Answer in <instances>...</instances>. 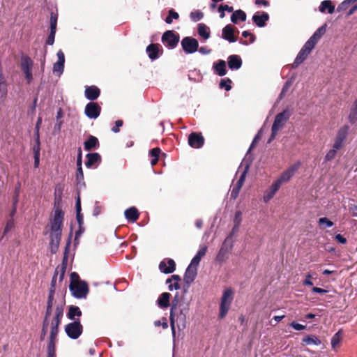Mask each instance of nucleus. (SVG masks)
Returning <instances> with one entry per match:
<instances>
[{
  "instance_id": "4d7b16f0",
  "label": "nucleus",
  "mask_w": 357,
  "mask_h": 357,
  "mask_svg": "<svg viewBox=\"0 0 357 357\" xmlns=\"http://www.w3.org/2000/svg\"><path fill=\"white\" fill-rule=\"evenodd\" d=\"M154 326L156 327L162 326L164 329H166L168 328V324L167 319L163 317L162 321L157 320L154 321Z\"/></svg>"
},
{
  "instance_id": "9d476101",
  "label": "nucleus",
  "mask_w": 357,
  "mask_h": 357,
  "mask_svg": "<svg viewBox=\"0 0 357 357\" xmlns=\"http://www.w3.org/2000/svg\"><path fill=\"white\" fill-rule=\"evenodd\" d=\"M301 162L297 161L285 170L281 176L275 181L280 186L283 183L288 182L301 167Z\"/></svg>"
},
{
  "instance_id": "c03bdc74",
  "label": "nucleus",
  "mask_w": 357,
  "mask_h": 357,
  "mask_svg": "<svg viewBox=\"0 0 357 357\" xmlns=\"http://www.w3.org/2000/svg\"><path fill=\"white\" fill-rule=\"evenodd\" d=\"M178 17H179L178 13H176V11H174V10L171 9L169 10V14L165 19V22L167 24H172L173 19L178 20Z\"/></svg>"
},
{
  "instance_id": "7c9ffc66",
  "label": "nucleus",
  "mask_w": 357,
  "mask_h": 357,
  "mask_svg": "<svg viewBox=\"0 0 357 357\" xmlns=\"http://www.w3.org/2000/svg\"><path fill=\"white\" fill-rule=\"evenodd\" d=\"M214 72L220 77L227 73L226 62L224 60H219L217 63H213Z\"/></svg>"
},
{
  "instance_id": "37998d69",
  "label": "nucleus",
  "mask_w": 357,
  "mask_h": 357,
  "mask_svg": "<svg viewBox=\"0 0 357 357\" xmlns=\"http://www.w3.org/2000/svg\"><path fill=\"white\" fill-rule=\"evenodd\" d=\"M190 17L193 22H198L203 18L204 13L199 10H195L190 13Z\"/></svg>"
},
{
  "instance_id": "c9c22d12",
  "label": "nucleus",
  "mask_w": 357,
  "mask_h": 357,
  "mask_svg": "<svg viewBox=\"0 0 357 357\" xmlns=\"http://www.w3.org/2000/svg\"><path fill=\"white\" fill-rule=\"evenodd\" d=\"M238 20H241L242 22L246 20V14L242 10H237L235 12H234L233 14L231 15V21L233 23L237 24Z\"/></svg>"
},
{
  "instance_id": "3c124183",
  "label": "nucleus",
  "mask_w": 357,
  "mask_h": 357,
  "mask_svg": "<svg viewBox=\"0 0 357 357\" xmlns=\"http://www.w3.org/2000/svg\"><path fill=\"white\" fill-rule=\"evenodd\" d=\"M339 150V149L333 148L328 151L325 156V160L326 161H331L333 159H334L337 154V151Z\"/></svg>"
},
{
  "instance_id": "a18cd8bd",
  "label": "nucleus",
  "mask_w": 357,
  "mask_h": 357,
  "mask_svg": "<svg viewBox=\"0 0 357 357\" xmlns=\"http://www.w3.org/2000/svg\"><path fill=\"white\" fill-rule=\"evenodd\" d=\"M231 80L229 78H225L220 80L219 86L220 89H225L228 91L231 89Z\"/></svg>"
},
{
  "instance_id": "cd10ccee",
  "label": "nucleus",
  "mask_w": 357,
  "mask_h": 357,
  "mask_svg": "<svg viewBox=\"0 0 357 357\" xmlns=\"http://www.w3.org/2000/svg\"><path fill=\"white\" fill-rule=\"evenodd\" d=\"M124 215L128 222H136L139 216L138 210L135 207H130L126 209L124 212Z\"/></svg>"
},
{
  "instance_id": "20e7f679",
  "label": "nucleus",
  "mask_w": 357,
  "mask_h": 357,
  "mask_svg": "<svg viewBox=\"0 0 357 357\" xmlns=\"http://www.w3.org/2000/svg\"><path fill=\"white\" fill-rule=\"evenodd\" d=\"M291 113L288 109L283 110L282 112L278 114L271 128V135L268 140L270 143L273 140L278 134V132L284 126V123L289 120Z\"/></svg>"
},
{
  "instance_id": "052dcab7",
  "label": "nucleus",
  "mask_w": 357,
  "mask_h": 357,
  "mask_svg": "<svg viewBox=\"0 0 357 357\" xmlns=\"http://www.w3.org/2000/svg\"><path fill=\"white\" fill-rule=\"evenodd\" d=\"M84 180V173L82 167L77 168L76 181L78 183Z\"/></svg>"
},
{
  "instance_id": "0eeeda50",
  "label": "nucleus",
  "mask_w": 357,
  "mask_h": 357,
  "mask_svg": "<svg viewBox=\"0 0 357 357\" xmlns=\"http://www.w3.org/2000/svg\"><path fill=\"white\" fill-rule=\"evenodd\" d=\"M83 326L79 319L65 326V332L67 335L73 340L77 339L82 333Z\"/></svg>"
},
{
  "instance_id": "338daca9",
  "label": "nucleus",
  "mask_w": 357,
  "mask_h": 357,
  "mask_svg": "<svg viewBox=\"0 0 357 357\" xmlns=\"http://www.w3.org/2000/svg\"><path fill=\"white\" fill-rule=\"evenodd\" d=\"M290 326L296 331H302L306 328L305 326L300 324L294 322V321H293L290 324Z\"/></svg>"
},
{
  "instance_id": "2f4dec72",
  "label": "nucleus",
  "mask_w": 357,
  "mask_h": 357,
  "mask_svg": "<svg viewBox=\"0 0 357 357\" xmlns=\"http://www.w3.org/2000/svg\"><path fill=\"white\" fill-rule=\"evenodd\" d=\"M82 314V311L79 307L70 305L67 313V317L70 320L76 321L77 319H75V316L80 317Z\"/></svg>"
},
{
  "instance_id": "774afa93",
  "label": "nucleus",
  "mask_w": 357,
  "mask_h": 357,
  "mask_svg": "<svg viewBox=\"0 0 357 357\" xmlns=\"http://www.w3.org/2000/svg\"><path fill=\"white\" fill-rule=\"evenodd\" d=\"M335 241L340 244H346L347 242V240L346 238H344L342 234H336L335 236Z\"/></svg>"
},
{
  "instance_id": "8fccbe9b",
  "label": "nucleus",
  "mask_w": 357,
  "mask_h": 357,
  "mask_svg": "<svg viewBox=\"0 0 357 357\" xmlns=\"http://www.w3.org/2000/svg\"><path fill=\"white\" fill-rule=\"evenodd\" d=\"M64 69V63H61V62L56 61L53 66V72L54 73H58V75H61L63 72Z\"/></svg>"
},
{
  "instance_id": "a211bd4d",
  "label": "nucleus",
  "mask_w": 357,
  "mask_h": 357,
  "mask_svg": "<svg viewBox=\"0 0 357 357\" xmlns=\"http://www.w3.org/2000/svg\"><path fill=\"white\" fill-rule=\"evenodd\" d=\"M85 97L91 100V102H93V100L98 98L100 95V90L96 86H86L84 91Z\"/></svg>"
},
{
  "instance_id": "393cba45",
  "label": "nucleus",
  "mask_w": 357,
  "mask_h": 357,
  "mask_svg": "<svg viewBox=\"0 0 357 357\" xmlns=\"http://www.w3.org/2000/svg\"><path fill=\"white\" fill-rule=\"evenodd\" d=\"M160 45L158 43H151L146 47V52L151 60H155L159 57Z\"/></svg>"
},
{
  "instance_id": "79ce46f5",
  "label": "nucleus",
  "mask_w": 357,
  "mask_h": 357,
  "mask_svg": "<svg viewBox=\"0 0 357 357\" xmlns=\"http://www.w3.org/2000/svg\"><path fill=\"white\" fill-rule=\"evenodd\" d=\"M318 42L314 40L312 37H310L307 41L304 44L303 48L307 50L308 52H311L312 50L314 48L315 45Z\"/></svg>"
},
{
  "instance_id": "0e129e2a",
  "label": "nucleus",
  "mask_w": 357,
  "mask_h": 357,
  "mask_svg": "<svg viewBox=\"0 0 357 357\" xmlns=\"http://www.w3.org/2000/svg\"><path fill=\"white\" fill-rule=\"evenodd\" d=\"M312 276L310 273H307L305 275V279L303 282V284L305 286H312L313 282H312Z\"/></svg>"
},
{
  "instance_id": "f704fd0d",
  "label": "nucleus",
  "mask_w": 357,
  "mask_h": 357,
  "mask_svg": "<svg viewBox=\"0 0 357 357\" xmlns=\"http://www.w3.org/2000/svg\"><path fill=\"white\" fill-rule=\"evenodd\" d=\"M75 208H76V218L78 222L79 226H82L84 223L83 215L81 213V200L80 197L78 195L76 203H75Z\"/></svg>"
},
{
  "instance_id": "1a4fd4ad",
  "label": "nucleus",
  "mask_w": 357,
  "mask_h": 357,
  "mask_svg": "<svg viewBox=\"0 0 357 357\" xmlns=\"http://www.w3.org/2000/svg\"><path fill=\"white\" fill-rule=\"evenodd\" d=\"M179 35L174 31H166L162 36V43L170 49L175 48L179 42Z\"/></svg>"
},
{
  "instance_id": "c85d7f7f",
  "label": "nucleus",
  "mask_w": 357,
  "mask_h": 357,
  "mask_svg": "<svg viewBox=\"0 0 357 357\" xmlns=\"http://www.w3.org/2000/svg\"><path fill=\"white\" fill-rule=\"evenodd\" d=\"M99 141L97 137L89 135L88 139L84 142V146L86 151H91L99 147Z\"/></svg>"
},
{
  "instance_id": "de8ad7c7",
  "label": "nucleus",
  "mask_w": 357,
  "mask_h": 357,
  "mask_svg": "<svg viewBox=\"0 0 357 357\" xmlns=\"http://www.w3.org/2000/svg\"><path fill=\"white\" fill-rule=\"evenodd\" d=\"M49 326H50V321H46V320L43 321L41 334L40 336V341H43L45 340V335H47V328H48Z\"/></svg>"
},
{
  "instance_id": "ddd939ff",
  "label": "nucleus",
  "mask_w": 357,
  "mask_h": 357,
  "mask_svg": "<svg viewBox=\"0 0 357 357\" xmlns=\"http://www.w3.org/2000/svg\"><path fill=\"white\" fill-rule=\"evenodd\" d=\"M58 14L52 12L50 14V33L46 40V45H52L54 43L55 33L57 26Z\"/></svg>"
},
{
  "instance_id": "6e6d98bb",
  "label": "nucleus",
  "mask_w": 357,
  "mask_h": 357,
  "mask_svg": "<svg viewBox=\"0 0 357 357\" xmlns=\"http://www.w3.org/2000/svg\"><path fill=\"white\" fill-rule=\"evenodd\" d=\"M349 210L353 216L357 217V205L354 203V200L349 202Z\"/></svg>"
},
{
  "instance_id": "58836bf2",
  "label": "nucleus",
  "mask_w": 357,
  "mask_h": 357,
  "mask_svg": "<svg viewBox=\"0 0 357 357\" xmlns=\"http://www.w3.org/2000/svg\"><path fill=\"white\" fill-rule=\"evenodd\" d=\"M327 24H324L319 28H318L316 31L311 36L314 40L317 42L321 39V38L325 34L326 31Z\"/></svg>"
},
{
  "instance_id": "72a5a7b5",
  "label": "nucleus",
  "mask_w": 357,
  "mask_h": 357,
  "mask_svg": "<svg viewBox=\"0 0 357 357\" xmlns=\"http://www.w3.org/2000/svg\"><path fill=\"white\" fill-rule=\"evenodd\" d=\"M321 340L316 335H307V336L305 337L302 340L301 344H302V345H310V344L319 345V344H321Z\"/></svg>"
},
{
  "instance_id": "e2e57ef3",
  "label": "nucleus",
  "mask_w": 357,
  "mask_h": 357,
  "mask_svg": "<svg viewBox=\"0 0 357 357\" xmlns=\"http://www.w3.org/2000/svg\"><path fill=\"white\" fill-rule=\"evenodd\" d=\"M248 167H247L245 168V169L241 173L239 179L236 182L237 183L239 184V185H243V183H244L245 180L246 174H247V172H248Z\"/></svg>"
},
{
  "instance_id": "864d4df0",
  "label": "nucleus",
  "mask_w": 357,
  "mask_h": 357,
  "mask_svg": "<svg viewBox=\"0 0 357 357\" xmlns=\"http://www.w3.org/2000/svg\"><path fill=\"white\" fill-rule=\"evenodd\" d=\"M356 1H342V3L337 6V10L338 12L347 10L353 3Z\"/></svg>"
},
{
  "instance_id": "b1692460",
  "label": "nucleus",
  "mask_w": 357,
  "mask_h": 357,
  "mask_svg": "<svg viewBox=\"0 0 357 357\" xmlns=\"http://www.w3.org/2000/svg\"><path fill=\"white\" fill-rule=\"evenodd\" d=\"M268 20L269 15L267 13L265 12H263L261 15H259L257 13L252 17L254 23L259 27L264 26Z\"/></svg>"
},
{
  "instance_id": "bf43d9fd",
  "label": "nucleus",
  "mask_w": 357,
  "mask_h": 357,
  "mask_svg": "<svg viewBox=\"0 0 357 357\" xmlns=\"http://www.w3.org/2000/svg\"><path fill=\"white\" fill-rule=\"evenodd\" d=\"M52 307L53 305H47L43 320H46V321H50V317L52 313Z\"/></svg>"
},
{
  "instance_id": "e433bc0d",
  "label": "nucleus",
  "mask_w": 357,
  "mask_h": 357,
  "mask_svg": "<svg viewBox=\"0 0 357 357\" xmlns=\"http://www.w3.org/2000/svg\"><path fill=\"white\" fill-rule=\"evenodd\" d=\"M335 10V5L332 4V1H321L319 6V11L321 13H333Z\"/></svg>"
},
{
  "instance_id": "6ab92c4d",
  "label": "nucleus",
  "mask_w": 357,
  "mask_h": 357,
  "mask_svg": "<svg viewBox=\"0 0 357 357\" xmlns=\"http://www.w3.org/2000/svg\"><path fill=\"white\" fill-rule=\"evenodd\" d=\"M235 27L231 24L226 25L222 29V38L230 43H234L237 40L236 37L234 36Z\"/></svg>"
},
{
  "instance_id": "09e8293b",
  "label": "nucleus",
  "mask_w": 357,
  "mask_h": 357,
  "mask_svg": "<svg viewBox=\"0 0 357 357\" xmlns=\"http://www.w3.org/2000/svg\"><path fill=\"white\" fill-rule=\"evenodd\" d=\"M234 8L232 6H229L228 5H220L218 8V11L220 13V17L223 18L225 17V11H228L229 13L233 12Z\"/></svg>"
},
{
  "instance_id": "7ed1b4c3",
  "label": "nucleus",
  "mask_w": 357,
  "mask_h": 357,
  "mask_svg": "<svg viewBox=\"0 0 357 357\" xmlns=\"http://www.w3.org/2000/svg\"><path fill=\"white\" fill-rule=\"evenodd\" d=\"M178 301L176 298H175L172 303L171 309H170V315H169V321H170V326L172 329V336L174 338L176 336V326L175 323H177V326L178 329H180V324L182 325L183 328L185 327L186 322V317L183 313V310H181L179 314L177 313L178 310Z\"/></svg>"
},
{
  "instance_id": "5fc2aeb1",
  "label": "nucleus",
  "mask_w": 357,
  "mask_h": 357,
  "mask_svg": "<svg viewBox=\"0 0 357 357\" xmlns=\"http://www.w3.org/2000/svg\"><path fill=\"white\" fill-rule=\"evenodd\" d=\"M318 224L319 225H326V226L327 227H331L332 226H333V222L332 221H331L328 218H321L319 219L318 220Z\"/></svg>"
},
{
  "instance_id": "ea45409f",
  "label": "nucleus",
  "mask_w": 357,
  "mask_h": 357,
  "mask_svg": "<svg viewBox=\"0 0 357 357\" xmlns=\"http://www.w3.org/2000/svg\"><path fill=\"white\" fill-rule=\"evenodd\" d=\"M40 134L37 131L35 133V144L33 147V155H40Z\"/></svg>"
},
{
  "instance_id": "13d9d810",
  "label": "nucleus",
  "mask_w": 357,
  "mask_h": 357,
  "mask_svg": "<svg viewBox=\"0 0 357 357\" xmlns=\"http://www.w3.org/2000/svg\"><path fill=\"white\" fill-rule=\"evenodd\" d=\"M66 270L60 269V268H56L54 274L57 278L59 275V282H61L63 280Z\"/></svg>"
},
{
  "instance_id": "a878e982",
  "label": "nucleus",
  "mask_w": 357,
  "mask_h": 357,
  "mask_svg": "<svg viewBox=\"0 0 357 357\" xmlns=\"http://www.w3.org/2000/svg\"><path fill=\"white\" fill-rule=\"evenodd\" d=\"M228 66L231 70H238L242 66V60L238 55H231L228 57Z\"/></svg>"
},
{
  "instance_id": "49530a36",
  "label": "nucleus",
  "mask_w": 357,
  "mask_h": 357,
  "mask_svg": "<svg viewBox=\"0 0 357 357\" xmlns=\"http://www.w3.org/2000/svg\"><path fill=\"white\" fill-rule=\"evenodd\" d=\"M242 186L243 185H239V184L237 183L233 186L230 194L231 199H236L238 197Z\"/></svg>"
},
{
  "instance_id": "9b49d317",
  "label": "nucleus",
  "mask_w": 357,
  "mask_h": 357,
  "mask_svg": "<svg viewBox=\"0 0 357 357\" xmlns=\"http://www.w3.org/2000/svg\"><path fill=\"white\" fill-rule=\"evenodd\" d=\"M181 46L186 54H192L197 51L199 43L197 39L187 36L181 40Z\"/></svg>"
},
{
  "instance_id": "f8f14e48",
  "label": "nucleus",
  "mask_w": 357,
  "mask_h": 357,
  "mask_svg": "<svg viewBox=\"0 0 357 357\" xmlns=\"http://www.w3.org/2000/svg\"><path fill=\"white\" fill-rule=\"evenodd\" d=\"M32 68L33 61L31 58L27 56H23L21 61V68L25 75L26 79L28 80V83H30L33 79Z\"/></svg>"
},
{
  "instance_id": "603ef678",
  "label": "nucleus",
  "mask_w": 357,
  "mask_h": 357,
  "mask_svg": "<svg viewBox=\"0 0 357 357\" xmlns=\"http://www.w3.org/2000/svg\"><path fill=\"white\" fill-rule=\"evenodd\" d=\"M340 332L336 333L331 338V346L333 349H335L340 343Z\"/></svg>"
},
{
  "instance_id": "4468645a",
  "label": "nucleus",
  "mask_w": 357,
  "mask_h": 357,
  "mask_svg": "<svg viewBox=\"0 0 357 357\" xmlns=\"http://www.w3.org/2000/svg\"><path fill=\"white\" fill-rule=\"evenodd\" d=\"M101 107L96 102H89L86 104L84 109V114L87 117L91 119H97L100 114Z\"/></svg>"
},
{
  "instance_id": "aec40b11",
  "label": "nucleus",
  "mask_w": 357,
  "mask_h": 357,
  "mask_svg": "<svg viewBox=\"0 0 357 357\" xmlns=\"http://www.w3.org/2000/svg\"><path fill=\"white\" fill-rule=\"evenodd\" d=\"M197 274V268L188 266L184 274L183 280L185 283L190 285L196 278Z\"/></svg>"
},
{
  "instance_id": "f03ea898",
  "label": "nucleus",
  "mask_w": 357,
  "mask_h": 357,
  "mask_svg": "<svg viewBox=\"0 0 357 357\" xmlns=\"http://www.w3.org/2000/svg\"><path fill=\"white\" fill-rule=\"evenodd\" d=\"M64 303L56 305L54 310V315L52 320H50V334L47 346V357H56V343L59 333V327L63 317Z\"/></svg>"
},
{
  "instance_id": "c756f323",
  "label": "nucleus",
  "mask_w": 357,
  "mask_h": 357,
  "mask_svg": "<svg viewBox=\"0 0 357 357\" xmlns=\"http://www.w3.org/2000/svg\"><path fill=\"white\" fill-rule=\"evenodd\" d=\"M171 294L168 292L161 294L158 298L157 303L160 308H167L170 305L169 298Z\"/></svg>"
},
{
  "instance_id": "5701e85b",
  "label": "nucleus",
  "mask_w": 357,
  "mask_h": 357,
  "mask_svg": "<svg viewBox=\"0 0 357 357\" xmlns=\"http://www.w3.org/2000/svg\"><path fill=\"white\" fill-rule=\"evenodd\" d=\"M72 236H73V229H71L70 234H69V236H68V241H67V243H66V245L65 247L64 256H63V258L62 259L61 264L57 266L56 268H60V269H63V270H66V271L67 264H68V251H69L70 245V243H71Z\"/></svg>"
},
{
  "instance_id": "4be33fe9",
  "label": "nucleus",
  "mask_w": 357,
  "mask_h": 357,
  "mask_svg": "<svg viewBox=\"0 0 357 357\" xmlns=\"http://www.w3.org/2000/svg\"><path fill=\"white\" fill-rule=\"evenodd\" d=\"M86 157L85 165L87 168H91L95 164H99L101 162V156L98 153H88Z\"/></svg>"
},
{
  "instance_id": "bb28decb",
  "label": "nucleus",
  "mask_w": 357,
  "mask_h": 357,
  "mask_svg": "<svg viewBox=\"0 0 357 357\" xmlns=\"http://www.w3.org/2000/svg\"><path fill=\"white\" fill-rule=\"evenodd\" d=\"M310 53L303 47L297 54L294 63L291 64L292 68H296L300 64H301L308 56Z\"/></svg>"
},
{
  "instance_id": "423d86ee",
  "label": "nucleus",
  "mask_w": 357,
  "mask_h": 357,
  "mask_svg": "<svg viewBox=\"0 0 357 357\" xmlns=\"http://www.w3.org/2000/svg\"><path fill=\"white\" fill-rule=\"evenodd\" d=\"M231 236H227L222 243L216 257L215 261L219 264L225 263L229 257L233 248V243L230 241Z\"/></svg>"
},
{
  "instance_id": "39448f33",
  "label": "nucleus",
  "mask_w": 357,
  "mask_h": 357,
  "mask_svg": "<svg viewBox=\"0 0 357 357\" xmlns=\"http://www.w3.org/2000/svg\"><path fill=\"white\" fill-rule=\"evenodd\" d=\"M234 299V290L231 288L226 289L222 294L221 301L220 304V312H219V318L220 319H224L231 304V302Z\"/></svg>"
},
{
  "instance_id": "f3484780",
  "label": "nucleus",
  "mask_w": 357,
  "mask_h": 357,
  "mask_svg": "<svg viewBox=\"0 0 357 357\" xmlns=\"http://www.w3.org/2000/svg\"><path fill=\"white\" fill-rule=\"evenodd\" d=\"M204 143V138L201 133L192 132L188 137L189 145L195 149L201 148Z\"/></svg>"
},
{
  "instance_id": "6e6552de",
  "label": "nucleus",
  "mask_w": 357,
  "mask_h": 357,
  "mask_svg": "<svg viewBox=\"0 0 357 357\" xmlns=\"http://www.w3.org/2000/svg\"><path fill=\"white\" fill-rule=\"evenodd\" d=\"M69 289L73 296L77 298H86L89 293V287L85 281L77 283H70Z\"/></svg>"
},
{
  "instance_id": "680f3d73",
  "label": "nucleus",
  "mask_w": 357,
  "mask_h": 357,
  "mask_svg": "<svg viewBox=\"0 0 357 357\" xmlns=\"http://www.w3.org/2000/svg\"><path fill=\"white\" fill-rule=\"evenodd\" d=\"M160 153H161L160 149L158 147H156V148L152 149L150 151L149 154L153 158H159Z\"/></svg>"
},
{
  "instance_id": "a19ab883",
  "label": "nucleus",
  "mask_w": 357,
  "mask_h": 357,
  "mask_svg": "<svg viewBox=\"0 0 357 357\" xmlns=\"http://www.w3.org/2000/svg\"><path fill=\"white\" fill-rule=\"evenodd\" d=\"M318 42L314 40L312 37H310L307 41L304 44L303 48L307 50L308 52H311L312 50L314 48L315 45Z\"/></svg>"
},
{
  "instance_id": "f257e3e1",
  "label": "nucleus",
  "mask_w": 357,
  "mask_h": 357,
  "mask_svg": "<svg viewBox=\"0 0 357 357\" xmlns=\"http://www.w3.org/2000/svg\"><path fill=\"white\" fill-rule=\"evenodd\" d=\"M53 218L50 221V251L55 254L59 247L62 235V227L64 220V212L62 210V199L61 195L55 194L54 199Z\"/></svg>"
},
{
  "instance_id": "2eb2a0df",
  "label": "nucleus",
  "mask_w": 357,
  "mask_h": 357,
  "mask_svg": "<svg viewBox=\"0 0 357 357\" xmlns=\"http://www.w3.org/2000/svg\"><path fill=\"white\" fill-rule=\"evenodd\" d=\"M349 130V127L347 125L339 129L333 144V148L340 149L343 146L344 142L348 135Z\"/></svg>"
},
{
  "instance_id": "412c9836",
  "label": "nucleus",
  "mask_w": 357,
  "mask_h": 357,
  "mask_svg": "<svg viewBox=\"0 0 357 357\" xmlns=\"http://www.w3.org/2000/svg\"><path fill=\"white\" fill-rule=\"evenodd\" d=\"M280 185L274 181L270 188L264 192L263 199L264 202H269L275 195L277 191L280 189Z\"/></svg>"
},
{
  "instance_id": "4c0bfd02",
  "label": "nucleus",
  "mask_w": 357,
  "mask_h": 357,
  "mask_svg": "<svg viewBox=\"0 0 357 357\" xmlns=\"http://www.w3.org/2000/svg\"><path fill=\"white\" fill-rule=\"evenodd\" d=\"M198 33L199 35L202 37L204 40L208 39L210 37V31L208 27L203 24H198Z\"/></svg>"
},
{
  "instance_id": "69168bd1",
  "label": "nucleus",
  "mask_w": 357,
  "mask_h": 357,
  "mask_svg": "<svg viewBox=\"0 0 357 357\" xmlns=\"http://www.w3.org/2000/svg\"><path fill=\"white\" fill-rule=\"evenodd\" d=\"M79 276L76 272H73L70 274V283L80 282Z\"/></svg>"
},
{
  "instance_id": "473e14b6",
  "label": "nucleus",
  "mask_w": 357,
  "mask_h": 357,
  "mask_svg": "<svg viewBox=\"0 0 357 357\" xmlns=\"http://www.w3.org/2000/svg\"><path fill=\"white\" fill-rule=\"evenodd\" d=\"M348 119L351 124H354L357 122V98L354 101L350 109Z\"/></svg>"
},
{
  "instance_id": "dca6fc26",
  "label": "nucleus",
  "mask_w": 357,
  "mask_h": 357,
  "mask_svg": "<svg viewBox=\"0 0 357 357\" xmlns=\"http://www.w3.org/2000/svg\"><path fill=\"white\" fill-rule=\"evenodd\" d=\"M159 269L165 274L172 273L176 269V263L172 259H165L160 262Z\"/></svg>"
}]
</instances>
